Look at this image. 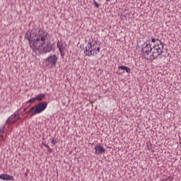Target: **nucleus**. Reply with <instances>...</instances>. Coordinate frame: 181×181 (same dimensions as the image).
<instances>
[{
    "label": "nucleus",
    "mask_w": 181,
    "mask_h": 181,
    "mask_svg": "<svg viewBox=\"0 0 181 181\" xmlns=\"http://www.w3.org/2000/svg\"><path fill=\"white\" fill-rule=\"evenodd\" d=\"M90 45H91V41H89L88 42V45L83 49L84 54H86V56H88V57L94 56V52H93Z\"/></svg>",
    "instance_id": "nucleus-7"
},
{
    "label": "nucleus",
    "mask_w": 181,
    "mask_h": 181,
    "mask_svg": "<svg viewBox=\"0 0 181 181\" xmlns=\"http://www.w3.org/2000/svg\"><path fill=\"white\" fill-rule=\"evenodd\" d=\"M93 5H95V6L96 8H100V4H98L95 1V0H93Z\"/></svg>",
    "instance_id": "nucleus-17"
},
{
    "label": "nucleus",
    "mask_w": 181,
    "mask_h": 181,
    "mask_svg": "<svg viewBox=\"0 0 181 181\" xmlns=\"http://www.w3.org/2000/svg\"><path fill=\"white\" fill-rule=\"evenodd\" d=\"M0 179H1V180H13V176L8 174H2L0 175Z\"/></svg>",
    "instance_id": "nucleus-10"
},
{
    "label": "nucleus",
    "mask_w": 181,
    "mask_h": 181,
    "mask_svg": "<svg viewBox=\"0 0 181 181\" xmlns=\"http://www.w3.org/2000/svg\"><path fill=\"white\" fill-rule=\"evenodd\" d=\"M57 55H50L45 59L46 66L48 67H54V66H56V63H57Z\"/></svg>",
    "instance_id": "nucleus-5"
},
{
    "label": "nucleus",
    "mask_w": 181,
    "mask_h": 181,
    "mask_svg": "<svg viewBox=\"0 0 181 181\" xmlns=\"http://www.w3.org/2000/svg\"><path fill=\"white\" fill-rule=\"evenodd\" d=\"M46 37L47 36L40 30L38 33L28 30L25 35V39L29 42L30 47L35 53H50L53 50V44L50 41L46 42Z\"/></svg>",
    "instance_id": "nucleus-1"
},
{
    "label": "nucleus",
    "mask_w": 181,
    "mask_h": 181,
    "mask_svg": "<svg viewBox=\"0 0 181 181\" xmlns=\"http://www.w3.org/2000/svg\"><path fill=\"white\" fill-rule=\"evenodd\" d=\"M57 47H58L61 54H63V52L66 50V47H67V45H66L65 42L57 41Z\"/></svg>",
    "instance_id": "nucleus-8"
},
{
    "label": "nucleus",
    "mask_w": 181,
    "mask_h": 181,
    "mask_svg": "<svg viewBox=\"0 0 181 181\" xmlns=\"http://www.w3.org/2000/svg\"><path fill=\"white\" fill-rule=\"evenodd\" d=\"M48 152H49L50 153H51V152H52V148H50V147L48 148Z\"/></svg>",
    "instance_id": "nucleus-20"
},
{
    "label": "nucleus",
    "mask_w": 181,
    "mask_h": 181,
    "mask_svg": "<svg viewBox=\"0 0 181 181\" xmlns=\"http://www.w3.org/2000/svg\"><path fill=\"white\" fill-rule=\"evenodd\" d=\"M35 101H37V100H36V98H31V99H30V100H28V103H29L30 104H33V103H35Z\"/></svg>",
    "instance_id": "nucleus-15"
},
{
    "label": "nucleus",
    "mask_w": 181,
    "mask_h": 181,
    "mask_svg": "<svg viewBox=\"0 0 181 181\" xmlns=\"http://www.w3.org/2000/svg\"><path fill=\"white\" fill-rule=\"evenodd\" d=\"M51 144H52V145H56L57 144V139L53 138Z\"/></svg>",
    "instance_id": "nucleus-16"
},
{
    "label": "nucleus",
    "mask_w": 181,
    "mask_h": 181,
    "mask_svg": "<svg viewBox=\"0 0 181 181\" xmlns=\"http://www.w3.org/2000/svg\"><path fill=\"white\" fill-rule=\"evenodd\" d=\"M90 49L93 53V56L95 54H98V53H100V47H98L97 46H94V45H91V42H90Z\"/></svg>",
    "instance_id": "nucleus-11"
},
{
    "label": "nucleus",
    "mask_w": 181,
    "mask_h": 181,
    "mask_svg": "<svg viewBox=\"0 0 181 181\" xmlns=\"http://www.w3.org/2000/svg\"><path fill=\"white\" fill-rule=\"evenodd\" d=\"M18 116V114L14 113L11 116H10L7 121L6 122V124L7 125H12V124H14V122H16V117Z\"/></svg>",
    "instance_id": "nucleus-9"
},
{
    "label": "nucleus",
    "mask_w": 181,
    "mask_h": 181,
    "mask_svg": "<svg viewBox=\"0 0 181 181\" xmlns=\"http://www.w3.org/2000/svg\"><path fill=\"white\" fill-rule=\"evenodd\" d=\"M95 155H103L105 153V148L104 146H101L100 144H98L95 148Z\"/></svg>",
    "instance_id": "nucleus-6"
},
{
    "label": "nucleus",
    "mask_w": 181,
    "mask_h": 181,
    "mask_svg": "<svg viewBox=\"0 0 181 181\" xmlns=\"http://www.w3.org/2000/svg\"><path fill=\"white\" fill-rule=\"evenodd\" d=\"M46 108H47V102H42L30 107V111L26 112V113L30 115V117H33V115L41 114V112H43Z\"/></svg>",
    "instance_id": "nucleus-3"
},
{
    "label": "nucleus",
    "mask_w": 181,
    "mask_h": 181,
    "mask_svg": "<svg viewBox=\"0 0 181 181\" xmlns=\"http://www.w3.org/2000/svg\"><path fill=\"white\" fill-rule=\"evenodd\" d=\"M46 97V94L45 93H41V94H39L37 95L36 97H35V100L37 101H42V100H43L44 98H45Z\"/></svg>",
    "instance_id": "nucleus-13"
},
{
    "label": "nucleus",
    "mask_w": 181,
    "mask_h": 181,
    "mask_svg": "<svg viewBox=\"0 0 181 181\" xmlns=\"http://www.w3.org/2000/svg\"><path fill=\"white\" fill-rule=\"evenodd\" d=\"M45 148H47V149H49L50 148V146H47V144H45Z\"/></svg>",
    "instance_id": "nucleus-19"
},
{
    "label": "nucleus",
    "mask_w": 181,
    "mask_h": 181,
    "mask_svg": "<svg viewBox=\"0 0 181 181\" xmlns=\"http://www.w3.org/2000/svg\"><path fill=\"white\" fill-rule=\"evenodd\" d=\"M4 132H5V126L0 127V136L4 135Z\"/></svg>",
    "instance_id": "nucleus-14"
},
{
    "label": "nucleus",
    "mask_w": 181,
    "mask_h": 181,
    "mask_svg": "<svg viewBox=\"0 0 181 181\" xmlns=\"http://www.w3.org/2000/svg\"><path fill=\"white\" fill-rule=\"evenodd\" d=\"M118 69L119 70H125V71L128 73V74H131V69L128 66H120L118 67Z\"/></svg>",
    "instance_id": "nucleus-12"
},
{
    "label": "nucleus",
    "mask_w": 181,
    "mask_h": 181,
    "mask_svg": "<svg viewBox=\"0 0 181 181\" xmlns=\"http://www.w3.org/2000/svg\"><path fill=\"white\" fill-rule=\"evenodd\" d=\"M110 1H111V0H106L107 2H110Z\"/></svg>",
    "instance_id": "nucleus-21"
},
{
    "label": "nucleus",
    "mask_w": 181,
    "mask_h": 181,
    "mask_svg": "<svg viewBox=\"0 0 181 181\" xmlns=\"http://www.w3.org/2000/svg\"><path fill=\"white\" fill-rule=\"evenodd\" d=\"M91 45L97 46V41H95L93 43L91 42Z\"/></svg>",
    "instance_id": "nucleus-18"
},
{
    "label": "nucleus",
    "mask_w": 181,
    "mask_h": 181,
    "mask_svg": "<svg viewBox=\"0 0 181 181\" xmlns=\"http://www.w3.org/2000/svg\"><path fill=\"white\" fill-rule=\"evenodd\" d=\"M151 42H152V37H148V40H146L141 48L142 52L146 53V56L152 54L153 46L151 45Z\"/></svg>",
    "instance_id": "nucleus-4"
},
{
    "label": "nucleus",
    "mask_w": 181,
    "mask_h": 181,
    "mask_svg": "<svg viewBox=\"0 0 181 181\" xmlns=\"http://www.w3.org/2000/svg\"><path fill=\"white\" fill-rule=\"evenodd\" d=\"M151 43H153V49L150 55V60H156L158 59L159 56H162L163 54L165 47L160 40L153 38V37H151Z\"/></svg>",
    "instance_id": "nucleus-2"
}]
</instances>
